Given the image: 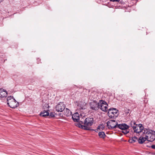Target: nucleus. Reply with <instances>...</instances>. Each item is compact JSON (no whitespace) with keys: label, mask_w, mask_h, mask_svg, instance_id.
I'll list each match as a JSON object with an SVG mask.
<instances>
[{"label":"nucleus","mask_w":155,"mask_h":155,"mask_svg":"<svg viewBox=\"0 0 155 155\" xmlns=\"http://www.w3.org/2000/svg\"><path fill=\"white\" fill-rule=\"evenodd\" d=\"M94 122L93 118L87 117L84 120V123L82 121H80L79 123L77 124L76 125L79 127L87 130H90V127L91 126Z\"/></svg>","instance_id":"nucleus-1"},{"label":"nucleus","mask_w":155,"mask_h":155,"mask_svg":"<svg viewBox=\"0 0 155 155\" xmlns=\"http://www.w3.org/2000/svg\"><path fill=\"white\" fill-rule=\"evenodd\" d=\"M7 104L10 107L14 108L19 105L18 103L14 98L13 97L10 96L7 99Z\"/></svg>","instance_id":"nucleus-2"},{"label":"nucleus","mask_w":155,"mask_h":155,"mask_svg":"<svg viewBox=\"0 0 155 155\" xmlns=\"http://www.w3.org/2000/svg\"><path fill=\"white\" fill-rule=\"evenodd\" d=\"M144 134H145V138L148 141H153L155 140V131L152 130L147 129Z\"/></svg>","instance_id":"nucleus-3"},{"label":"nucleus","mask_w":155,"mask_h":155,"mask_svg":"<svg viewBox=\"0 0 155 155\" xmlns=\"http://www.w3.org/2000/svg\"><path fill=\"white\" fill-rule=\"evenodd\" d=\"M134 127L133 129L134 132L140 135L144 134L147 130V129H144L142 125L140 124L136 125Z\"/></svg>","instance_id":"nucleus-4"},{"label":"nucleus","mask_w":155,"mask_h":155,"mask_svg":"<svg viewBox=\"0 0 155 155\" xmlns=\"http://www.w3.org/2000/svg\"><path fill=\"white\" fill-rule=\"evenodd\" d=\"M129 126L125 124H118L117 128L122 130V132L124 134H127L129 132L128 129Z\"/></svg>","instance_id":"nucleus-5"},{"label":"nucleus","mask_w":155,"mask_h":155,"mask_svg":"<svg viewBox=\"0 0 155 155\" xmlns=\"http://www.w3.org/2000/svg\"><path fill=\"white\" fill-rule=\"evenodd\" d=\"M108 104L105 101L101 100L99 102V109L100 108L103 111L107 112V110Z\"/></svg>","instance_id":"nucleus-6"},{"label":"nucleus","mask_w":155,"mask_h":155,"mask_svg":"<svg viewBox=\"0 0 155 155\" xmlns=\"http://www.w3.org/2000/svg\"><path fill=\"white\" fill-rule=\"evenodd\" d=\"M107 126L109 129L117 128L118 123L115 120H109L107 122Z\"/></svg>","instance_id":"nucleus-7"},{"label":"nucleus","mask_w":155,"mask_h":155,"mask_svg":"<svg viewBox=\"0 0 155 155\" xmlns=\"http://www.w3.org/2000/svg\"><path fill=\"white\" fill-rule=\"evenodd\" d=\"M118 112V110L115 108H110L108 110L107 114L109 117L110 118H112L114 117H116L117 116Z\"/></svg>","instance_id":"nucleus-8"},{"label":"nucleus","mask_w":155,"mask_h":155,"mask_svg":"<svg viewBox=\"0 0 155 155\" xmlns=\"http://www.w3.org/2000/svg\"><path fill=\"white\" fill-rule=\"evenodd\" d=\"M90 108L93 110H97L99 109V103L95 101L91 102L90 103Z\"/></svg>","instance_id":"nucleus-9"},{"label":"nucleus","mask_w":155,"mask_h":155,"mask_svg":"<svg viewBox=\"0 0 155 155\" xmlns=\"http://www.w3.org/2000/svg\"><path fill=\"white\" fill-rule=\"evenodd\" d=\"M65 108V105L63 103L60 102L55 107V109L58 112H61L63 111Z\"/></svg>","instance_id":"nucleus-10"},{"label":"nucleus","mask_w":155,"mask_h":155,"mask_svg":"<svg viewBox=\"0 0 155 155\" xmlns=\"http://www.w3.org/2000/svg\"><path fill=\"white\" fill-rule=\"evenodd\" d=\"M76 102L77 105L81 109H85V107L86 105V103L84 100H81Z\"/></svg>","instance_id":"nucleus-11"},{"label":"nucleus","mask_w":155,"mask_h":155,"mask_svg":"<svg viewBox=\"0 0 155 155\" xmlns=\"http://www.w3.org/2000/svg\"><path fill=\"white\" fill-rule=\"evenodd\" d=\"M79 118V115L78 113H75L73 114L72 118L74 122H78Z\"/></svg>","instance_id":"nucleus-12"},{"label":"nucleus","mask_w":155,"mask_h":155,"mask_svg":"<svg viewBox=\"0 0 155 155\" xmlns=\"http://www.w3.org/2000/svg\"><path fill=\"white\" fill-rule=\"evenodd\" d=\"M7 93L2 89H0V99L6 97L7 96Z\"/></svg>","instance_id":"nucleus-13"},{"label":"nucleus","mask_w":155,"mask_h":155,"mask_svg":"<svg viewBox=\"0 0 155 155\" xmlns=\"http://www.w3.org/2000/svg\"><path fill=\"white\" fill-rule=\"evenodd\" d=\"M64 114L66 116H69L71 115L72 113L69 110L68 108H66L65 110H64Z\"/></svg>","instance_id":"nucleus-14"},{"label":"nucleus","mask_w":155,"mask_h":155,"mask_svg":"<svg viewBox=\"0 0 155 155\" xmlns=\"http://www.w3.org/2000/svg\"><path fill=\"white\" fill-rule=\"evenodd\" d=\"M49 115V113L48 110H44L43 112H41L40 114V115L43 117H45Z\"/></svg>","instance_id":"nucleus-15"},{"label":"nucleus","mask_w":155,"mask_h":155,"mask_svg":"<svg viewBox=\"0 0 155 155\" xmlns=\"http://www.w3.org/2000/svg\"><path fill=\"white\" fill-rule=\"evenodd\" d=\"M146 140L145 138V137H140L138 140V143L140 144H142Z\"/></svg>","instance_id":"nucleus-16"},{"label":"nucleus","mask_w":155,"mask_h":155,"mask_svg":"<svg viewBox=\"0 0 155 155\" xmlns=\"http://www.w3.org/2000/svg\"><path fill=\"white\" fill-rule=\"evenodd\" d=\"M138 139L137 137H132L131 138H130V140H129V142L130 143H134Z\"/></svg>","instance_id":"nucleus-17"},{"label":"nucleus","mask_w":155,"mask_h":155,"mask_svg":"<svg viewBox=\"0 0 155 155\" xmlns=\"http://www.w3.org/2000/svg\"><path fill=\"white\" fill-rule=\"evenodd\" d=\"M98 136L101 138H104L106 136L105 133L104 132H100L98 133Z\"/></svg>","instance_id":"nucleus-18"},{"label":"nucleus","mask_w":155,"mask_h":155,"mask_svg":"<svg viewBox=\"0 0 155 155\" xmlns=\"http://www.w3.org/2000/svg\"><path fill=\"white\" fill-rule=\"evenodd\" d=\"M130 125L131 127H132L133 129L136 126V125H137V124H136V123L134 121H131L130 123Z\"/></svg>","instance_id":"nucleus-19"},{"label":"nucleus","mask_w":155,"mask_h":155,"mask_svg":"<svg viewBox=\"0 0 155 155\" xmlns=\"http://www.w3.org/2000/svg\"><path fill=\"white\" fill-rule=\"evenodd\" d=\"M97 128L100 130H103L104 128V126L103 124H100L98 126Z\"/></svg>","instance_id":"nucleus-20"},{"label":"nucleus","mask_w":155,"mask_h":155,"mask_svg":"<svg viewBox=\"0 0 155 155\" xmlns=\"http://www.w3.org/2000/svg\"><path fill=\"white\" fill-rule=\"evenodd\" d=\"M110 1L113 2H119L120 0H110Z\"/></svg>","instance_id":"nucleus-21"},{"label":"nucleus","mask_w":155,"mask_h":155,"mask_svg":"<svg viewBox=\"0 0 155 155\" xmlns=\"http://www.w3.org/2000/svg\"><path fill=\"white\" fill-rule=\"evenodd\" d=\"M98 130H99V129H98L97 128V129H95V130H94V131H95L96 132H98L99 131ZM91 130H93V129H91Z\"/></svg>","instance_id":"nucleus-22"},{"label":"nucleus","mask_w":155,"mask_h":155,"mask_svg":"<svg viewBox=\"0 0 155 155\" xmlns=\"http://www.w3.org/2000/svg\"><path fill=\"white\" fill-rule=\"evenodd\" d=\"M151 147H152L153 149H155V145H152L151 146Z\"/></svg>","instance_id":"nucleus-23"},{"label":"nucleus","mask_w":155,"mask_h":155,"mask_svg":"<svg viewBox=\"0 0 155 155\" xmlns=\"http://www.w3.org/2000/svg\"><path fill=\"white\" fill-rule=\"evenodd\" d=\"M50 115L51 116H52V117H53V116L54 117V115L52 113H51L50 114Z\"/></svg>","instance_id":"nucleus-24"},{"label":"nucleus","mask_w":155,"mask_h":155,"mask_svg":"<svg viewBox=\"0 0 155 155\" xmlns=\"http://www.w3.org/2000/svg\"><path fill=\"white\" fill-rule=\"evenodd\" d=\"M2 1V0H0V2Z\"/></svg>","instance_id":"nucleus-25"},{"label":"nucleus","mask_w":155,"mask_h":155,"mask_svg":"<svg viewBox=\"0 0 155 155\" xmlns=\"http://www.w3.org/2000/svg\"><path fill=\"white\" fill-rule=\"evenodd\" d=\"M153 155H155V153L153 154Z\"/></svg>","instance_id":"nucleus-26"}]
</instances>
